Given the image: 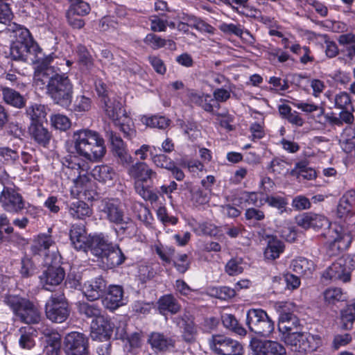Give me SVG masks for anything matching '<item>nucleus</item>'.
<instances>
[{
	"mask_svg": "<svg viewBox=\"0 0 355 355\" xmlns=\"http://www.w3.org/2000/svg\"><path fill=\"white\" fill-rule=\"evenodd\" d=\"M299 226L315 230L327 229L324 233L329 239L328 253L330 256H338L348 250L352 242V234L342 225L329 222L323 215L311 212L304 213L296 218Z\"/></svg>",
	"mask_w": 355,
	"mask_h": 355,
	"instance_id": "f257e3e1",
	"label": "nucleus"
},
{
	"mask_svg": "<svg viewBox=\"0 0 355 355\" xmlns=\"http://www.w3.org/2000/svg\"><path fill=\"white\" fill-rule=\"evenodd\" d=\"M100 212L104 218L112 225L118 236L132 238L136 236L137 227L133 220L125 211L121 202L118 198H107L101 201Z\"/></svg>",
	"mask_w": 355,
	"mask_h": 355,
	"instance_id": "f03ea898",
	"label": "nucleus"
},
{
	"mask_svg": "<svg viewBox=\"0 0 355 355\" xmlns=\"http://www.w3.org/2000/svg\"><path fill=\"white\" fill-rule=\"evenodd\" d=\"M36 83L42 85V88L46 89V94L55 104L64 108L71 105L73 85L67 72H63L60 69L49 74Z\"/></svg>",
	"mask_w": 355,
	"mask_h": 355,
	"instance_id": "7ed1b4c3",
	"label": "nucleus"
},
{
	"mask_svg": "<svg viewBox=\"0 0 355 355\" xmlns=\"http://www.w3.org/2000/svg\"><path fill=\"white\" fill-rule=\"evenodd\" d=\"M73 144L75 153L89 161H98L106 153L103 138L98 132L88 128L74 132Z\"/></svg>",
	"mask_w": 355,
	"mask_h": 355,
	"instance_id": "20e7f679",
	"label": "nucleus"
},
{
	"mask_svg": "<svg viewBox=\"0 0 355 355\" xmlns=\"http://www.w3.org/2000/svg\"><path fill=\"white\" fill-rule=\"evenodd\" d=\"M9 29L15 33V37L10 48V55L12 59L26 61L30 55L36 58L42 49L29 30L16 23L9 24Z\"/></svg>",
	"mask_w": 355,
	"mask_h": 355,
	"instance_id": "39448f33",
	"label": "nucleus"
},
{
	"mask_svg": "<svg viewBox=\"0 0 355 355\" xmlns=\"http://www.w3.org/2000/svg\"><path fill=\"white\" fill-rule=\"evenodd\" d=\"M4 302L20 322L28 324L40 322V311L29 299L19 295H9L6 296Z\"/></svg>",
	"mask_w": 355,
	"mask_h": 355,
	"instance_id": "423d86ee",
	"label": "nucleus"
},
{
	"mask_svg": "<svg viewBox=\"0 0 355 355\" xmlns=\"http://www.w3.org/2000/svg\"><path fill=\"white\" fill-rule=\"evenodd\" d=\"M45 315L55 323L65 322L69 317L71 309L68 300L63 292L53 293L44 305Z\"/></svg>",
	"mask_w": 355,
	"mask_h": 355,
	"instance_id": "0eeeda50",
	"label": "nucleus"
},
{
	"mask_svg": "<svg viewBox=\"0 0 355 355\" xmlns=\"http://www.w3.org/2000/svg\"><path fill=\"white\" fill-rule=\"evenodd\" d=\"M284 331V343L293 352L306 354L316 351L322 345V338L319 335L310 334L306 337L297 331Z\"/></svg>",
	"mask_w": 355,
	"mask_h": 355,
	"instance_id": "6e6552de",
	"label": "nucleus"
},
{
	"mask_svg": "<svg viewBox=\"0 0 355 355\" xmlns=\"http://www.w3.org/2000/svg\"><path fill=\"white\" fill-rule=\"evenodd\" d=\"M245 324L249 330L263 337H269L275 329V322L262 309H250L246 313Z\"/></svg>",
	"mask_w": 355,
	"mask_h": 355,
	"instance_id": "1a4fd4ad",
	"label": "nucleus"
},
{
	"mask_svg": "<svg viewBox=\"0 0 355 355\" xmlns=\"http://www.w3.org/2000/svg\"><path fill=\"white\" fill-rule=\"evenodd\" d=\"M26 201L17 187L4 186L0 193V205L10 214H17L26 209Z\"/></svg>",
	"mask_w": 355,
	"mask_h": 355,
	"instance_id": "9d476101",
	"label": "nucleus"
},
{
	"mask_svg": "<svg viewBox=\"0 0 355 355\" xmlns=\"http://www.w3.org/2000/svg\"><path fill=\"white\" fill-rule=\"evenodd\" d=\"M211 349L218 355H242L243 348L237 340L225 335H212L209 340Z\"/></svg>",
	"mask_w": 355,
	"mask_h": 355,
	"instance_id": "9b49d317",
	"label": "nucleus"
},
{
	"mask_svg": "<svg viewBox=\"0 0 355 355\" xmlns=\"http://www.w3.org/2000/svg\"><path fill=\"white\" fill-rule=\"evenodd\" d=\"M95 90L101 102L103 104V108L105 115L113 118L116 116V111L122 107V104L116 98L111 96L112 92L107 84L101 79L96 80Z\"/></svg>",
	"mask_w": 355,
	"mask_h": 355,
	"instance_id": "f8f14e48",
	"label": "nucleus"
},
{
	"mask_svg": "<svg viewBox=\"0 0 355 355\" xmlns=\"http://www.w3.org/2000/svg\"><path fill=\"white\" fill-rule=\"evenodd\" d=\"M90 328L92 340L109 341L112 337L115 324L110 316L102 314L92 320Z\"/></svg>",
	"mask_w": 355,
	"mask_h": 355,
	"instance_id": "ddd939ff",
	"label": "nucleus"
},
{
	"mask_svg": "<svg viewBox=\"0 0 355 355\" xmlns=\"http://www.w3.org/2000/svg\"><path fill=\"white\" fill-rule=\"evenodd\" d=\"M89 338L83 333L72 331L68 334L64 341L66 355H89Z\"/></svg>",
	"mask_w": 355,
	"mask_h": 355,
	"instance_id": "4468645a",
	"label": "nucleus"
},
{
	"mask_svg": "<svg viewBox=\"0 0 355 355\" xmlns=\"http://www.w3.org/2000/svg\"><path fill=\"white\" fill-rule=\"evenodd\" d=\"M93 233H88L85 225L73 223L70 226L69 237L71 246L76 250L88 252L89 244Z\"/></svg>",
	"mask_w": 355,
	"mask_h": 355,
	"instance_id": "2eb2a0df",
	"label": "nucleus"
},
{
	"mask_svg": "<svg viewBox=\"0 0 355 355\" xmlns=\"http://www.w3.org/2000/svg\"><path fill=\"white\" fill-rule=\"evenodd\" d=\"M111 144V150L118 162L123 166H129L133 162V158L129 153L126 144L116 132L111 130L107 132Z\"/></svg>",
	"mask_w": 355,
	"mask_h": 355,
	"instance_id": "dca6fc26",
	"label": "nucleus"
},
{
	"mask_svg": "<svg viewBox=\"0 0 355 355\" xmlns=\"http://www.w3.org/2000/svg\"><path fill=\"white\" fill-rule=\"evenodd\" d=\"M64 277L65 271L62 266L50 265L40 277V283L45 290L53 291L55 286L62 283Z\"/></svg>",
	"mask_w": 355,
	"mask_h": 355,
	"instance_id": "f3484780",
	"label": "nucleus"
},
{
	"mask_svg": "<svg viewBox=\"0 0 355 355\" xmlns=\"http://www.w3.org/2000/svg\"><path fill=\"white\" fill-rule=\"evenodd\" d=\"M113 243L111 236L107 233L94 232L90 239L88 252L101 259Z\"/></svg>",
	"mask_w": 355,
	"mask_h": 355,
	"instance_id": "a211bd4d",
	"label": "nucleus"
},
{
	"mask_svg": "<svg viewBox=\"0 0 355 355\" xmlns=\"http://www.w3.org/2000/svg\"><path fill=\"white\" fill-rule=\"evenodd\" d=\"M111 119L114 125L118 127L123 133V137L128 140H132L137 136V130L132 119L128 116L123 107L116 111V116L114 118L107 116Z\"/></svg>",
	"mask_w": 355,
	"mask_h": 355,
	"instance_id": "6ab92c4d",
	"label": "nucleus"
},
{
	"mask_svg": "<svg viewBox=\"0 0 355 355\" xmlns=\"http://www.w3.org/2000/svg\"><path fill=\"white\" fill-rule=\"evenodd\" d=\"M292 304L285 302L277 309L279 313V329L280 331H293L300 325V320L290 306Z\"/></svg>",
	"mask_w": 355,
	"mask_h": 355,
	"instance_id": "aec40b11",
	"label": "nucleus"
},
{
	"mask_svg": "<svg viewBox=\"0 0 355 355\" xmlns=\"http://www.w3.org/2000/svg\"><path fill=\"white\" fill-rule=\"evenodd\" d=\"M148 343L155 353H164L175 347V340L164 333L153 331L148 336Z\"/></svg>",
	"mask_w": 355,
	"mask_h": 355,
	"instance_id": "412c9836",
	"label": "nucleus"
},
{
	"mask_svg": "<svg viewBox=\"0 0 355 355\" xmlns=\"http://www.w3.org/2000/svg\"><path fill=\"white\" fill-rule=\"evenodd\" d=\"M106 288V281L101 276H99L86 282L84 284L83 291L87 300L93 302L104 296Z\"/></svg>",
	"mask_w": 355,
	"mask_h": 355,
	"instance_id": "4be33fe9",
	"label": "nucleus"
},
{
	"mask_svg": "<svg viewBox=\"0 0 355 355\" xmlns=\"http://www.w3.org/2000/svg\"><path fill=\"white\" fill-rule=\"evenodd\" d=\"M322 277L327 280H340L344 283L351 280V270L347 267L345 261L333 263L323 272Z\"/></svg>",
	"mask_w": 355,
	"mask_h": 355,
	"instance_id": "5701e85b",
	"label": "nucleus"
},
{
	"mask_svg": "<svg viewBox=\"0 0 355 355\" xmlns=\"http://www.w3.org/2000/svg\"><path fill=\"white\" fill-rule=\"evenodd\" d=\"M314 262L304 257H297L291 261L290 268L303 278L311 277L315 270Z\"/></svg>",
	"mask_w": 355,
	"mask_h": 355,
	"instance_id": "b1692460",
	"label": "nucleus"
},
{
	"mask_svg": "<svg viewBox=\"0 0 355 355\" xmlns=\"http://www.w3.org/2000/svg\"><path fill=\"white\" fill-rule=\"evenodd\" d=\"M128 174L135 179V183H146L153 177H156L157 173L144 162H137L132 164L128 170Z\"/></svg>",
	"mask_w": 355,
	"mask_h": 355,
	"instance_id": "393cba45",
	"label": "nucleus"
},
{
	"mask_svg": "<svg viewBox=\"0 0 355 355\" xmlns=\"http://www.w3.org/2000/svg\"><path fill=\"white\" fill-rule=\"evenodd\" d=\"M123 288L119 285H110L108 287L103 303L106 309L114 311L123 303Z\"/></svg>",
	"mask_w": 355,
	"mask_h": 355,
	"instance_id": "a878e982",
	"label": "nucleus"
},
{
	"mask_svg": "<svg viewBox=\"0 0 355 355\" xmlns=\"http://www.w3.org/2000/svg\"><path fill=\"white\" fill-rule=\"evenodd\" d=\"M126 259V257L117 243H113L105 254L102 257L101 261L108 269L114 268L122 263Z\"/></svg>",
	"mask_w": 355,
	"mask_h": 355,
	"instance_id": "bb28decb",
	"label": "nucleus"
},
{
	"mask_svg": "<svg viewBox=\"0 0 355 355\" xmlns=\"http://www.w3.org/2000/svg\"><path fill=\"white\" fill-rule=\"evenodd\" d=\"M355 214V190L347 191L340 199L337 207V215L340 218Z\"/></svg>",
	"mask_w": 355,
	"mask_h": 355,
	"instance_id": "cd10ccee",
	"label": "nucleus"
},
{
	"mask_svg": "<svg viewBox=\"0 0 355 355\" xmlns=\"http://www.w3.org/2000/svg\"><path fill=\"white\" fill-rule=\"evenodd\" d=\"M159 313L165 315L168 313L175 315L181 309V305L173 294L162 295L157 302Z\"/></svg>",
	"mask_w": 355,
	"mask_h": 355,
	"instance_id": "c85d7f7f",
	"label": "nucleus"
},
{
	"mask_svg": "<svg viewBox=\"0 0 355 355\" xmlns=\"http://www.w3.org/2000/svg\"><path fill=\"white\" fill-rule=\"evenodd\" d=\"M67 209L69 216L74 220H85L93 214L92 207L80 200L71 202Z\"/></svg>",
	"mask_w": 355,
	"mask_h": 355,
	"instance_id": "c756f323",
	"label": "nucleus"
},
{
	"mask_svg": "<svg viewBox=\"0 0 355 355\" xmlns=\"http://www.w3.org/2000/svg\"><path fill=\"white\" fill-rule=\"evenodd\" d=\"M55 58V56L54 53H51L47 55H45L44 58L41 59L36 60V82L40 80L46 76H48L49 74H51L60 69L58 67L51 66Z\"/></svg>",
	"mask_w": 355,
	"mask_h": 355,
	"instance_id": "7c9ffc66",
	"label": "nucleus"
},
{
	"mask_svg": "<svg viewBox=\"0 0 355 355\" xmlns=\"http://www.w3.org/2000/svg\"><path fill=\"white\" fill-rule=\"evenodd\" d=\"M180 327L182 339L185 342L192 343L195 340L198 331L194 322V317L192 315L184 313L181 317Z\"/></svg>",
	"mask_w": 355,
	"mask_h": 355,
	"instance_id": "2f4dec72",
	"label": "nucleus"
},
{
	"mask_svg": "<svg viewBox=\"0 0 355 355\" xmlns=\"http://www.w3.org/2000/svg\"><path fill=\"white\" fill-rule=\"evenodd\" d=\"M71 152L62 159V165L69 171V175L73 179L79 178L82 175L85 166V161Z\"/></svg>",
	"mask_w": 355,
	"mask_h": 355,
	"instance_id": "473e14b6",
	"label": "nucleus"
},
{
	"mask_svg": "<svg viewBox=\"0 0 355 355\" xmlns=\"http://www.w3.org/2000/svg\"><path fill=\"white\" fill-rule=\"evenodd\" d=\"M266 238L267 246L263 252L264 257L266 259L275 260L284 252V243L274 235H267Z\"/></svg>",
	"mask_w": 355,
	"mask_h": 355,
	"instance_id": "72a5a7b5",
	"label": "nucleus"
},
{
	"mask_svg": "<svg viewBox=\"0 0 355 355\" xmlns=\"http://www.w3.org/2000/svg\"><path fill=\"white\" fill-rule=\"evenodd\" d=\"M29 132L31 138L40 146L46 148L52 138V134L44 127L43 123L31 124Z\"/></svg>",
	"mask_w": 355,
	"mask_h": 355,
	"instance_id": "f704fd0d",
	"label": "nucleus"
},
{
	"mask_svg": "<svg viewBox=\"0 0 355 355\" xmlns=\"http://www.w3.org/2000/svg\"><path fill=\"white\" fill-rule=\"evenodd\" d=\"M42 334L46 337V352L47 355H59L61 347V336L52 329H45Z\"/></svg>",
	"mask_w": 355,
	"mask_h": 355,
	"instance_id": "c9c22d12",
	"label": "nucleus"
},
{
	"mask_svg": "<svg viewBox=\"0 0 355 355\" xmlns=\"http://www.w3.org/2000/svg\"><path fill=\"white\" fill-rule=\"evenodd\" d=\"M277 109L282 119L287 121L292 125L296 127H301L304 125V120L300 116V114L295 110H293L288 104H280L278 105Z\"/></svg>",
	"mask_w": 355,
	"mask_h": 355,
	"instance_id": "e433bc0d",
	"label": "nucleus"
},
{
	"mask_svg": "<svg viewBox=\"0 0 355 355\" xmlns=\"http://www.w3.org/2000/svg\"><path fill=\"white\" fill-rule=\"evenodd\" d=\"M4 102L13 107L21 109L26 106V99L19 92L10 87L1 89Z\"/></svg>",
	"mask_w": 355,
	"mask_h": 355,
	"instance_id": "4c0bfd02",
	"label": "nucleus"
},
{
	"mask_svg": "<svg viewBox=\"0 0 355 355\" xmlns=\"http://www.w3.org/2000/svg\"><path fill=\"white\" fill-rule=\"evenodd\" d=\"M220 29L225 34L234 35L241 39L246 40L250 44H253L255 41L250 32L248 30L244 31L240 24L224 23L220 25Z\"/></svg>",
	"mask_w": 355,
	"mask_h": 355,
	"instance_id": "58836bf2",
	"label": "nucleus"
},
{
	"mask_svg": "<svg viewBox=\"0 0 355 355\" xmlns=\"http://www.w3.org/2000/svg\"><path fill=\"white\" fill-rule=\"evenodd\" d=\"M78 64L84 71H90L94 67V60L87 48L83 44L76 47Z\"/></svg>",
	"mask_w": 355,
	"mask_h": 355,
	"instance_id": "ea45409f",
	"label": "nucleus"
},
{
	"mask_svg": "<svg viewBox=\"0 0 355 355\" xmlns=\"http://www.w3.org/2000/svg\"><path fill=\"white\" fill-rule=\"evenodd\" d=\"M91 175L96 180L106 184L113 180L116 173L110 166L103 164L96 166L92 169Z\"/></svg>",
	"mask_w": 355,
	"mask_h": 355,
	"instance_id": "a19ab883",
	"label": "nucleus"
},
{
	"mask_svg": "<svg viewBox=\"0 0 355 355\" xmlns=\"http://www.w3.org/2000/svg\"><path fill=\"white\" fill-rule=\"evenodd\" d=\"M26 113L31 119V124H40L46 121V112L44 105L34 103L26 108Z\"/></svg>",
	"mask_w": 355,
	"mask_h": 355,
	"instance_id": "79ce46f5",
	"label": "nucleus"
},
{
	"mask_svg": "<svg viewBox=\"0 0 355 355\" xmlns=\"http://www.w3.org/2000/svg\"><path fill=\"white\" fill-rule=\"evenodd\" d=\"M76 309L80 315L87 318H97L102 315L101 308L96 303L79 301L76 304Z\"/></svg>",
	"mask_w": 355,
	"mask_h": 355,
	"instance_id": "37998d69",
	"label": "nucleus"
},
{
	"mask_svg": "<svg viewBox=\"0 0 355 355\" xmlns=\"http://www.w3.org/2000/svg\"><path fill=\"white\" fill-rule=\"evenodd\" d=\"M324 304L327 306L335 305L338 302L347 300L346 293L338 287H329L322 293Z\"/></svg>",
	"mask_w": 355,
	"mask_h": 355,
	"instance_id": "c03bdc74",
	"label": "nucleus"
},
{
	"mask_svg": "<svg viewBox=\"0 0 355 355\" xmlns=\"http://www.w3.org/2000/svg\"><path fill=\"white\" fill-rule=\"evenodd\" d=\"M263 200L269 207L276 209L277 214L279 215H282L284 213H287L288 211H291L288 207V199L284 196L266 195Z\"/></svg>",
	"mask_w": 355,
	"mask_h": 355,
	"instance_id": "a18cd8bd",
	"label": "nucleus"
},
{
	"mask_svg": "<svg viewBox=\"0 0 355 355\" xmlns=\"http://www.w3.org/2000/svg\"><path fill=\"white\" fill-rule=\"evenodd\" d=\"M141 121L147 127L164 130L167 128L171 123L169 119L164 116L155 114L151 116H144Z\"/></svg>",
	"mask_w": 355,
	"mask_h": 355,
	"instance_id": "49530a36",
	"label": "nucleus"
},
{
	"mask_svg": "<svg viewBox=\"0 0 355 355\" xmlns=\"http://www.w3.org/2000/svg\"><path fill=\"white\" fill-rule=\"evenodd\" d=\"M221 320L225 328L240 336L246 334L245 329L239 322L234 315L225 313L222 315Z\"/></svg>",
	"mask_w": 355,
	"mask_h": 355,
	"instance_id": "de8ad7c7",
	"label": "nucleus"
},
{
	"mask_svg": "<svg viewBox=\"0 0 355 355\" xmlns=\"http://www.w3.org/2000/svg\"><path fill=\"white\" fill-rule=\"evenodd\" d=\"M21 336L19 344L21 348L31 349L35 345L33 332L35 329L32 327H23L19 329Z\"/></svg>",
	"mask_w": 355,
	"mask_h": 355,
	"instance_id": "09e8293b",
	"label": "nucleus"
},
{
	"mask_svg": "<svg viewBox=\"0 0 355 355\" xmlns=\"http://www.w3.org/2000/svg\"><path fill=\"white\" fill-rule=\"evenodd\" d=\"M135 212L137 218L146 227H150L153 223L154 218L149 208L143 203L135 205Z\"/></svg>",
	"mask_w": 355,
	"mask_h": 355,
	"instance_id": "8fccbe9b",
	"label": "nucleus"
},
{
	"mask_svg": "<svg viewBox=\"0 0 355 355\" xmlns=\"http://www.w3.org/2000/svg\"><path fill=\"white\" fill-rule=\"evenodd\" d=\"M69 15L85 16L89 13L90 6L84 0H69Z\"/></svg>",
	"mask_w": 355,
	"mask_h": 355,
	"instance_id": "3c124183",
	"label": "nucleus"
},
{
	"mask_svg": "<svg viewBox=\"0 0 355 355\" xmlns=\"http://www.w3.org/2000/svg\"><path fill=\"white\" fill-rule=\"evenodd\" d=\"M317 121L324 125H329L331 127H340L343 125L340 117L336 116L334 112L324 114V109L320 108V112L317 115Z\"/></svg>",
	"mask_w": 355,
	"mask_h": 355,
	"instance_id": "603ef678",
	"label": "nucleus"
},
{
	"mask_svg": "<svg viewBox=\"0 0 355 355\" xmlns=\"http://www.w3.org/2000/svg\"><path fill=\"white\" fill-rule=\"evenodd\" d=\"M271 340H262L257 338H252L250 342V353L249 355H267L268 350V343Z\"/></svg>",
	"mask_w": 355,
	"mask_h": 355,
	"instance_id": "864d4df0",
	"label": "nucleus"
},
{
	"mask_svg": "<svg viewBox=\"0 0 355 355\" xmlns=\"http://www.w3.org/2000/svg\"><path fill=\"white\" fill-rule=\"evenodd\" d=\"M243 260L241 257L230 259L225 266V271L230 276H236L243 272L242 266Z\"/></svg>",
	"mask_w": 355,
	"mask_h": 355,
	"instance_id": "5fc2aeb1",
	"label": "nucleus"
},
{
	"mask_svg": "<svg viewBox=\"0 0 355 355\" xmlns=\"http://www.w3.org/2000/svg\"><path fill=\"white\" fill-rule=\"evenodd\" d=\"M14 233V228L11 225L8 217L5 214L0 215V243L8 241V237Z\"/></svg>",
	"mask_w": 355,
	"mask_h": 355,
	"instance_id": "6e6d98bb",
	"label": "nucleus"
},
{
	"mask_svg": "<svg viewBox=\"0 0 355 355\" xmlns=\"http://www.w3.org/2000/svg\"><path fill=\"white\" fill-rule=\"evenodd\" d=\"M142 337L143 333L133 332L131 334H127L125 338L123 340H126V345L129 347V351L136 352L140 349L142 347Z\"/></svg>",
	"mask_w": 355,
	"mask_h": 355,
	"instance_id": "4d7b16f0",
	"label": "nucleus"
},
{
	"mask_svg": "<svg viewBox=\"0 0 355 355\" xmlns=\"http://www.w3.org/2000/svg\"><path fill=\"white\" fill-rule=\"evenodd\" d=\"M153 154L152 162L158 168L167 170L169 167L168 166L174 162L171 157L164 153H162L160 148L159 147L155 148V153Z\"/></svg>",
	"mask_w": 355,
	"mask_h": 355,
	"instance_id": "13d9d810",
	"label": "nucleus"
},
{
	"mask_svg": "<svg viewBox=\"0 0 355 355\" xmlns=\"http://www.w3.org/2000/svg\"><path fill=\"white\" fill-rule=\"evenodd\" d=\"M144 43L153 50H158L166 46V40L153 33H148L144 38Z\"/></svg>",
	"mask_w": 355,
	"mask_h": 355,
	"instance_id": "bf43d9fd",
	"label": "nucleus"
},
{
	"mask_svg": "<svg viewBox=\"0 0 355 355\" xmlns=\"http://www.w3.org/2000/svg\"><path fill=\"white\" fill-rule=\"evenodd\" d=\"M92 99L83 94L77 95L73 103L72 110L76 112H85L91 109Z\"/></svg>",
	"mask_w": 355,
	"mask_h": 355,
	"instance_id": "052dcab7",
	"label": "nucleus"
},
{
	"mask_svg": "<svg viewBox=\"0 0 355 355\" xmlns=\"http://www.w3.org/2000/svg\"><path fill=\"white\" fill-rule=\"evenodd\" d=\"M135 189L144 200H149L151 203L155 202L159 200L158 195L150 190L148 185H144V183H135Z\"/></svg>",
	"mask_w": 355,
	"mask_h": 355,
	"instance_id": "680f3d73",
	"label": "nucleus"
},
{
	"mask_svg": "<svg viewBox=\"0 0 355 355\" xmlns=\"http://www.w3.org/2000/svg\"><path fill=\"white\" fill-rule=\"evenodd\" d=\"M52 228L48 229L47 233H40L35 239V243L40 248L44 250H48L49 248L55 243V241L52 237Z\"/></svg>",
	"mask_w": 355,
	"mask_h": 355,
	"instance_id": "e2e57ef3",
	"label": "nucleus"
},
{
	"mask_svg": "<svg viewBox=\"0 0 355 355\" xmlns=\"http://www.w3.org/2000/svg\"><path fill=\"white\" fill-rule=\"evenodd\" d=\"M287 164L288 163L285 160L279 157H274L271 160L268 170L269 173H273L275 175L285 174L288 171Z\"/></svg>",
	"mask_w": 355,
	"mask_h": 355,
	"instance_id": "0e129e2a",
	"label": "nucleus"
},
{
	"mask_svg": "<svg viewBox=\"0 0 355 355\" xmlns=\"http://www.w3.org/2000/svg\"><path fill=\"white\" fill-rule=\"evenodd\" d=\"M20 264L19 274L22 278H28L34 275L35 266L31 258L24 257L21 259Z\"/></svg>",
	"mask_w": 355,
	"mask_h": 355,
	"instance_id": "69168bd1",
	"label": "nucleus"
},
{
	"mask_svg": "<svg viewBox=\"0 0 355 355\" xmlns=\"http://www.w3.org/2000/svg\"><path fill=\"white\" fill-rule=\"evenodd\" d=\"M52 125L57 130L66 131L71 127V121L65 115L57 114L51 117Z\"/></svg>",
	"mask_w": 355,
	"mask_h": 355,
	"instance_id": "338daca9",
	"label": "nucleus"
},
{
	"mask_svg": "<svg viewBox=\"0 0 355 355\" xmlns=\"http://www.w3.org/2000/svg\"><path fill=\"white\" fill-rule=\"evenodd\" d=\"M191 262L189 260V257L187 254H178L173 261V265L176 270L181 273L184 274L190 268Z\"/></svg>",
	"mask_w": 355,
	"mask_h": 355,
	"instance_id": "774afa93",
	"label": "nucleus"
}]
</instances>
